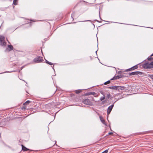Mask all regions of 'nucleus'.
Segmentation results:
<instances>
[{
  "mask_svg": "<svg viewBox=\"0 0 153 153\" xmlns=\"http://www.w3.org/2000/svg\"><path fill=\"white\" fill-rule=\"evenodd\" d=\"M143 67L146 69L152 68H153V61L150 62H147L143 65Z\"/></svg>",
  "mask_w": 153,
  "mask_h": 153,
  "instance_id": "obj_1",
  "label": "nucleus"
},
{
  "mask_svg": "<svg viewBox=\"0 0 153 153\" xmlns=\"http://www.w3.org/2000/svg\"><path fill=\"white\" fill-rule=\"evenodd\" d=\"M6 45V43L4 42V37L2 36H0V45L5 47Z\"/></svg>",
  "mask_w": 153,
  "mask_h": 153,
  "instance_id": "obj_2",
  "label": "nucleus"
},
{
  "mask_svg": "<svg viewBox=\"0 0 153 153\" xmlns=\"http://www.w3.org/2000/svg\"><path fill=\"white\" fill-rule=\"evenodd\" d=\"M43 61V58L42 57L37 56L35 58L33 59V61L36 63H40L42 62Z\"/></svg>",
  "mask_w": 153,
  "mask_h": 153,
  "instance_id": "obj_3",
  "label": "nucleus"
},
{
  "mask_svg": "<svg viewBox=\"0 0 153 153\" xmlns=\"http://www.w3.org/2000/svg\"><path fill=\"white\" fill-rule=\"evenodd\" d=\"M82 102L85 104L89 105H91L92 104L90 100L88 99H83Z\"/></svg>",
  "mask_w": 153,
  "mask_h": 153,
  "instance_id": "obj_4",
  "label": "nucleus"
},
{
  "mask_svg": "<svg viewBox=\"0 0 153 153\" xmlns=\"http://www.w3.org/2000/svg\"><path fill=\"white\" fill-rule=\"evenodd\" d=\"M142 74V73L140 71H134L129 73L128 74L129 76H132L137 75H141Z\"/></svg>",
  "mask_w": 153,
  "mask_h": 153,
  "instance_id": "obj_5",
  "label": "nucleus"
},
{
  "mask_svg": "<svg viewBox=\"0 0 153 153\" xmlns=\"http://www.w3.org/2000/svg\"><path fill=\"white\" fill-rule=\"evenodd\" d=\"M114 106V104H112L108 108L107 111V114L108 115H109L110 114Z\"/></svg>",
  "mask_w": 153,
  "mask_h": 153,
  "instance_id": "obj_6",
  "label": "nucleus"
},
{
  "mask_svg": "<svg viewBox=\"0 0 153 153\" xmlns=\"http://www.w3.org/2000/svg\"><path fill=\"white\" fill-rule=\"evenodd\" d=\"M125 88L126 87L124 86H116V90H118L119 91H120V90L122 91L124 90Z\"/></svg>",
  "mask_w": 153,
  "mask_h": 153,
  "instance_id": "obj_7",
  "label": "nucleus"
},
{
  "mask_svg": "<svg viewBox=\"0 0 153 153\" xmlns=\"http://www.w3.org/2000/svg\"><path fill=\"white\" fill-rule=\"evenodd\" d=\"M137 68H138V66L137 65H135V66L132 67H131L130 68L127 69V70H126V71H132V70H134L135 69H136Z\"/></svg>",
  "mask_w": 153,
  "mask_h": 153,
  "instance_id": "obj_8",
  "label": "nucleus"
},
{
  "mask_svg": "<svg viewBox=\"0 0 153 153\" xmlns=\"http://www.w3.org/2000/svg\"><path fill=\"white\" fill-rule=\"evenodd\" d=\"M7 46L8 48H9V49H8L7 48H6L5 50V51H10L13 49V47L12 45H8Z\"/></svg>",
  "mask_w": 153,
  "mask_h": 153,
  "instance_id": "obj_9",
  "label": "nucleus"
},
{
  "mask_svg": "<svg viewBox=\"0 0 153 153\" xmlns=\"http://www.w3.org/2000/svg\"><path fill=\"white\" fill-rule=\"evenodd\" d=\"M100 118L101 122L105 126H107V124L105 123V120L102 119V116H100Z\"/></svg>",
  "mask_w": 153,
  "mask_h": 153,
  "instance_id": "obj_10",
  "label": "nucleus"
},
{
  "mask_svg": "<svg viewBox=\"0 0 153 153\" xmlns=\"http://www.w3.org/2000/svg\"><path fill=\"white\" fill-rule=\"evenodd\" d=\"M22 150L24 151H26L29 150V149H27L23 145H22Z\"/></svg>",
  "mask_w": 153,
  "mask_h": 153,
  "instance_id": "obj_11",
  "label": "nucleus"
},
{
  "mask_svg": "<svg viewBox=\"0 0 153 153\" xmlns=\"http://www.w3.org/2000/svg\"><path fill=\"white\" fill-rule=\"evenodd\" d=\"M107 88L116 90V86L108 87Z\"/></svg>",
  "mask_w": 153,
  "mask_h": 153,
  "instance_id": "obj_12",
  "label": "nucleus"
},
{
  "mask_svg": "<svg viewBox=\"0 0 153 153\" xmlns=\"http://www.w3.org/2000/svg\"><path fill=\"white\" fill-rule=\"evenodd\" d=\"M96 94L94 92H89L86 93L85 94L86 95H94Z\"/></svg>",
  "mask_w": 153,
  "mask_h": 153,
  "instance_id": "obj_13",
  "label": "nucleus"
},
{
  "mask_svg": "<svg viewBox=\"0 0 153 153\" xmlns=\"http://www.w3.org/2000/svg\"><path fill=\"white\" fill-rule=\"evenodd\" d=\"M119 79V77L118 75L112 78L111 79V80H112L113 79Z\"/></svg>",
  "mask_w": 153,
  "mask_h": 153,
  "instance_id": "obj_14",
  "label": "nucleus"
},
{
  "mask_svg": "<svg viewBox=\"0 0 153 153\" xmlns=\"http://www.w3.org/2000/svg\"><path fill=\"white\" fill-rule=\"evenodd\" d=\"M30 101L29 100H27V101H26L24 103L23 105H27V104H29L30 103Z\"/></svg>",
  "mask_w": 153,
  "mask_h": 153,
  "instance_id": "obj_15",
  "label": "nucleus"
},
{
  "mask_svg": "<svg viewBox=\"0 0 153 153\" xmlns=\"http://www.w3.org/2000/svg\"><path fill=\"white\" fill-rule=\"evenodd\" d=\"M46 62L48 64H49L50 65H53V63L50 62L48 61L47 60H46Z\"/></svg>",
  "mask_w": 153,
  "mask_h": 153,
  "instance_id": "obj_16",
  "label": "nucleus"
},
{
  "mask_svg": "<svg viewBox=\"0 0 153 153\" xmlns=\"http://www.w3.org/2000/svg\"><path fill=\"white\" fill-rule=\"evenodd\" d=\"M111 79L109 80H108L106 82H105L104 83V84L105 85H107V84H109L111 82H110V81H111Z\"/></svg>",
  "mask_w": 153,
  "mask_h": 153,
  "instance_id": "obj_17",
  "label": "nucleus"
},
{
  "mask_svg": "<svg viewBox=\"0 0 153 153\" xmlns=\"http://www.w3.org/2000/svg\"><path fill=\"white\" fill-rule=\"evenodd\" d=\"M75 91H76V93L77 94H78L80 92H82L81 90H76Z\"/></svg>",
  "mask_w": 153,
  "mask_h": 153,
  "instance_id": "obj_18",
  "label": "nucleus"
},
{
  "mask_svg": "<svg viewBox=\"0 0 153 153\" xmlns=\"http://www.w3.org/2000/svg\"><path fill=\"white\" fill-rule=\"evenodd\" d=\"M105 98V96H103V97H101L100 99V100L101 101L103 100H104Z\"/></svg>",
  "mask_w": 153,
  "mask_h": 153,
  "instance_id": "obj_19",
  "label": "nucleus"
},
{
  "mask_svg": "<svg viewBox=\"0 0 153 153\" xmlns=\"http://www.w3.org/2000/svg\"><path fill=\"white\" fill-rule=\"evenodd\" d=\"M17 1V0H13V4L14 5H16L17 4V3L16 2Z\"/></svg>",
  "mask_w": 153,
  "mask_h": 153,
  "instance_id": "obj_20",
  "label": "nucleus"
},
{
  "mask_svg": "<svg viewBox=\"0 0 153 153\" xmlns=\"http://www.w3.org/2000/svg\"><path fill=\"white\" fill-rule=\"evenodd\" d=\"M100 93L101 94H102L103 96H105V94L102 91H100Z\"/></svg>",
  "mask_w": 153,
  "mask_h": 153,
  "instance_id": "obj_21",
  "label": "nucleus"
},
{
  "mask_svg": "<svg viewBox=\"0 0 153 153\" xmlns=\"http://www.w3.org/2000/svg\"><path fill=\"white\" fill-rule=\"evenodd\" d=\"M110 97L111 95L109 93H108L107 95V98H108V99Z\"/></svg>",
  "mask_w": 153,
  "mask_h": 153,
  "instance_id": "obj_22",
  "label": "nucleus"
},
{
  "mask_svg": "<svg viewBox=\"0 0 153 153\" xmlns=\"http://www.w3.org/2000/svg\"><path fill=\"white\" fill-rule=\"evenodd\" d=\"M75 14V13L74 12V13H72L71 14V17L73 18V19L74 17V16Z\"/></svg>",
  "mask_w": 153,
  "mask_h": 153,
  "instance_id": "obj_23",
  "label": "nucleus"
},
{
  "mask_svg": "<svg viewBox=\"0 0 153 153\" xmlns=\"http://www.w3.org/2000/svg\"><path fill=\"white\" fill-rule=\"evenodd\" d=\"M122 77H126V76H127V77L128 76H127V75L126 74H122Z\"/></svg>",
  "mask_w": 153,
  "mask_h": 153,
  "instance_id": "obj_24",
  "label": "nucleus"
},
{
  "mask_svg": "<svg viewBox=\"0 0 153 153\" xmlns=\"http://www.w3.org/2000/svg\"><path fill=\"white\" fill-rule=\"evenodd\" d=\"M149 76L150 78L153 79V75H149Z\"/></svg>",
  "mask_w": 153,
  "mask_h": 153,
  "instance_id": "obj_25",
  "label": "nucleus"
},
{
  "mask_svg": "<svg viewBox=\"0 0 153 153\" xmlns=\"http://www.w3.org/2000/svg\"><path fill=\"white\" fill-rule=\"evenodd\" d=\"M122 73V71H118L117 74H118V75L121 74Z\"/></svg>",
  "mask_w": 153,
  "mask_h": 153,
  "instance_id": "obj_26",
  "label": "nucleus"
},
{
  "mask_svg": "<svg viewBox=\"0 0 153 153\" xmlns=\"http://www.w3.org/2000/svg\"><path fill=\"white\" fill-rule=\"evenodd\" d=\"M108 152V150H106L104 152H102L101 153H107Z\"/></svg>",
  "mask_w": 153,
  "mask_h": 153,
  "instance_id": "obj_27",
  "label": "nucleus"
},
{
  "mask_svg": "<svg viewBox=\"0 0 153 153\" xmlns=\"http://www.w3.org/2000/svg\"><path fill=\"white\" fill-rule=\"evenodd\" d=\"M118 76L119 77V79L123 77L122 74H119Z\"/></svg>",
  "mask_w": 153,
  "mask_h": 153,
  "instance_id": "obj_28",
  "label": "nucleus"
},
{
  "mask_svg": "<svg viewBox=\"0 0 153 153\" xmlns=\"http://www.w3.org/2000/svg\"><path fill=\"white\" fill-rule=\"evenodd\" d=\"M113 134V133H112V132H109L108 133V134L109 135H111V134Z\"/></svg>",
  "mask_w": 153,
  "mask_h": 153,
  "instance_id": "obj_29",
  "label": "nucleus"
},
{
  "mask_svg": "<svg viewBox=\"0 0 153 153\" xmlns=\"http://www.w3.org/2000/svg\"><path fill=\"white\" fill-rule=\"evenodd\" d=\"M102 103L103 104H104V103L105 102V101H102Z\"/></svg>",
  "mask_w": 153,
  "mask_h": 153,
  "instance_id": "obj_30",
  "label": "nucleus"
},
{
  "mask_svg": "<svg viewBox=\"0 0 153 153\" xmlns=\"http://www.w3.org/2000/svg\"><path fill=\"white\" fill-rule=\"evenodd\" d=\"M24 67V66H22L21 68V70H22Z\"/></svg>",
  "mask_w": 153,
  "mask_h": 153,
  "instance_id": "obj_31",
  "label": "nucleus"
},
{
  "mask_svg": "<svg viewBox=\"0 0 153 153\" xmlns=\"http://www.w3.org/2000/svg\"><path fill=\"white\" fill-rule=\"evenodd\" d=\"M153 56V53L151 55V56Z\"/></svg>",
  "mask_w": 153,
  "mask_h": 153,
  "instance_id": "obj_32",
  "label": "nucleus"
},
{
  "mask_svg": "<svg viewBox=\"0 0 153 153\" xmlns=\"http://www.w3.org/2000/svg\"><path fill=\"white\" fill-rule=\"evenodd\" d=\"M6 72H9V71H6Z\"/></svg>",
  "mask_w": 153,
  "mask_h": 153,
  "instance_id": "obj_33",
  "label": "nucleus"
},
{
  "mask_svg": "<svg viewBox=\"0 0 153 153\" xmlns=\"http://www.w3.org/2000/svg\"><path fill=\"white\" fill-rule=\"evenodd\" d=\"M96 54L97 53V51H96Z\"/></svg>",
  "mask_w": 153,
  "mask_h": 153,
  "instance_id": "obj_34",
  "label": "nucleus"
},
{
  "mask_svg": "<svg viewBox=\"0 0 153 153\" xmlns=\"http://www.w3.org/2000/svg\"><path fill=\"white\" fill-rule=\"evenodd\" d=\"M52 68H53V70H54V68H53V67H52Z\"/></svg>",
  "mask_w": 153,
  "mask_h": 153,
  "instance_id": "obj_35",
  "label": "nucleus"
},
{
  "mask_svg": "<svg viewBox=\"0 0 153 153\" xmlns=\"http://www.w3.org/2000/svg\"><path fill=\"white\" fill-rule=\"evenodd\" d=\"M1 134H0V137H1Z\"/></svg>",
  "mask_w": 153,
  "mask_h": 153,
  "instance_id": "obj_36",
  "label": "nucleus"
}]
</instances>
